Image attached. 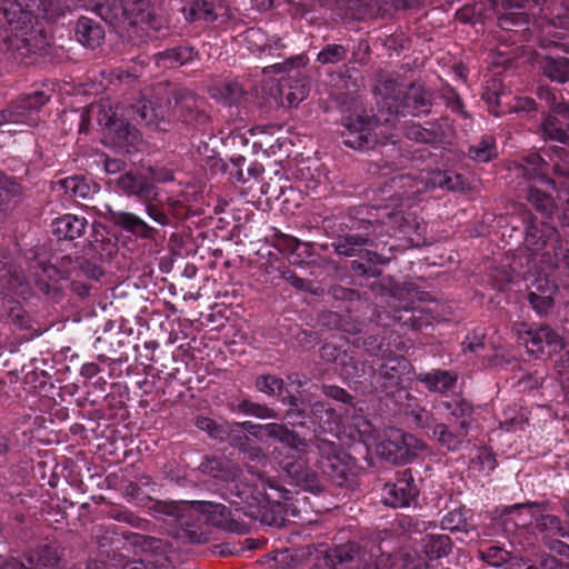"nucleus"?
<instances>
[{
	"label": "nucleus",
	"instance_id": "40",
	"mask_svg": "<svg viewBox=\"0 0 569 569\" xmlns=\"http://www.w3.org/2000/svg\"><path fill=\"white\" fill-rule=\"evenodd\" d=\"M549 78L558 82H565L569 78V61L560 59L553 61L546 70Z\"/></svg>",
	"mask_w": 569,
	"mask_h": 569
},
{
	"label": "nucleus",
	"instance_id": "45",
	"mask_svg": "<svg viewBox=\"0 0 569 569\" xmlns=\"http://www.w3.org/2000/svg\"><path fill=\"white\" fill-rule=\"evenodd\" d=\"M406 136L409 139L418 142H430L433 139V134L430 130L416 123H412L406 128Z\"/></svg>",
	"mask_w": 569,
	"mask_h": 569
},
{
	"label": "nucleus",
	"instance_id": "12",
	"mask_svg": "<svg viewBox=\"0 0 569 569\" xmlns=\"http://www.w3.org/2000/svg\"><path fill=\"white\" fill-rule=\"evenodd\" d=\"M518 338L531 355L547 352L549 355L559 351L563 347L562 339L549 327H540L537 330L527 329L525 323L519 325Z\"/></svg>",
	"mask_w": 569,
	"mask_h": 569
},
{
	"label": "nucleus",
	"instance_id": "61",
	"mask_svg": "<svg viewBox=\"0 0 569 569\" xmlns=\"http://www.w3.org/2000/svg\"><path fill=\"white\" fill-rule=\"evenodd\" d=\"M248 440L249 439L247 436H244L243 439L240 438L239 442L237 443V447L241 451L248 452L251 458H258L260 456V449H249V447L247 446Z\"/></svg>",
	"mask_w": 569,
	"mask_h": 569
},
{
	"label": "nucleus",
	"instance_id": "13",
	"mask_svg": "<svg viewBox=\"0 0 569 569\" xmlns=\"http://www.w3.org/2000/svg\"><path fill=\"white\" fill-rule=\"evenodd\" d=\"M49 98L43 92L36 91L22 98L10 109L0 112V127L4 123L34 124L38 122L37 112L48 102Z\"/></svg>",
	"mask_w": 569,
	"mask_h": 569
},
{
	"label": "nucleus",
	"instance_id": "24",
	"mask_svg": "<svg viewBox=\"0 0 569 569\" xmlns=\"http://www.w3.org/2000/svg\"><path fill=\"white\" fill-rule=\"evenodd\" d=\"M419 380L423 382L430 391L447 392L455 386L457 376L450 371L437 370L421 375Z\"/></svg>",
	"mask_w": 569,
	"mask_h": 569
},
{
	"label": "nucleus",
	"instance_id": "16",
	"mask_svg": "<svg viewBox=\"0 0 569 569\" xmlns=\"http://www.w3.org/2000/svg\"><path fill=\"white\" fill-rule=\"evenodd\" d=\"M26 560L27 563L16 559L9 560L4 569H54L59 557L54 547L43 546L38 550L29 552Z\"/></svg>",
	"mask_w": 569,
	"mask_h": 569
},
{
	"label": "nucleus",
	"instance_id": "22",
	"mask_svg": "<svg viewBox=\"0 0 569 569\" xmlns=\"http://www.w3.org/2000/svg\"><path fill=\"white\" fill-rule=\"evenodd\" d=\"M387 188L389 189V191H393V194L391 197H395L397 199H409L412 196L422 192L425 186L422 184L421 181H418L416 178L411 176L398 174L389 180Z\"/></svg>",
	"mask_w": 569,
	"mask_h": 569
},
{
	"label": "nucleus",
	"instance_id": "9",
	"mask_svg": "<svg viewBox=\"0 0 569 569\" xmlns=\"http://www.w3.org/2000/svg\"><path fill=\"white\" fill-rule=\"evenodd\" d=\"M97 13L110 24L138 21L148 7V0H93Z\"/></svg>",
	"mask_w": 569,
	"mask_h": 569
},
{
	"label": "nucleus",
	"instance_id": "31",
	"mask_svg": "<svg viewBox=\"0 0 569 569\" xmlns=\"http://www.w3.org/2000/svg\"><path fill=\"white\" fill-rule=\"evenodd\" d=\"M269 569H296L298 566L297 556L289 550H281L267 556Z\"/></svg>",
	"mask_w": 569,
	"mask_h": 569
},
{
	"label": "nucleus",
	"instance_id": "62",
	"mask_svg": "<svg viewBox=\"0 0 569 569\" xmlns=\"http://www.w3.org/2000/svg\"><path fill=\"white\" fill-rule=\"evenodd\" d=\"M147 211H148L149 217L152 220H154L156 222H158L160 224H164L166 223L167 217L164 216V213L162 211H160L156 207L149 206L147 208Z\"/></svg>",
	"mask_w": 569,
	"mask_h": 569
},
{
	"label": "nucleus",
	"instance_id": "23",
	"mask_svg": "<svg viewBox=\"0 0 569 569\" xmlns=\"http://www.w3.org/2000/svg\"><path fill=\"white\" fill-rule=\"evenodd\" d=\"M76 36L80 43L89 48H96L104 37L102 28L89 18H81L76 26Z\"/></svg>",
	"mask_w": 569,
	"mask_h": 569
},
{
	"label": "nucleus",
	"instance_id": "11",
	"mask_svg": "<svg viewBox=\"0 0 569 569\" xmlns=\"http://www.w3.org/2000/svg\"><path fill=\"white\" fill-rule=\"evenodd\" d=\"M99 122L107 129L106 143L120 151L129 153L141 142V134L134 127L123 120L112 119L107 110H101Z\"/></svg>",
	"mask_w": 569,
	"mask_h": 569
},
{
	"label": "nucleus",
	"instance_id": "19",
	"mask_svg": "<svg viewBox=\"0 0 569 569\" xmlns=\"http://www.w3.org/2000/svg\"><path fill=\"white\" fill-rule=\"evenodd\" d=\"M108 211L110 219L122 229L141 238H149L151 236L152 228L138 216L126 211H114L110 208H108Z\"/></svg>",
	"mask_w": 569,
	"mask_h": 569
},
{
	"label": "nucleus",
	"instance_id": "17",
	"mask_svg": "<svg viewBox=\"0 0 569 569\" xmlns=\"http://www.w3.org/2000/svg\"><path fill=\"white\" fill-rule=\"evenodd\" d=\"M279 96L282 106L293 107L299 104L308 96L307 80L299 76L281 79Z\"/></svg>",
	"mask_w": 569,
	"mask_h": 569
},
{
	"label": "nucleus",
	"instance_id": "43",
	"mask_svg": "<svg viewBox=\"0 0 569 569\" xmlns=\"http://www.w3.org/2000/svg\"><path fill=\"white\" fill-rule=\"evenodd\" d=\"M190 19H204L206 21H213L216 14L213 13L211 6L206 1H197L194 7L190 9Z\"/></svg>",
	"mask_w": 569,
	"mask_h": 569
},
{
	"label": "nucleus",
	"instance_id": "38",
	"mask_svg": "<svg viewBox=\"0 0 569 569\" xmlns=\"http://www.w3.org/2000/svg\"><path fill=\"white\" fill-rule=\"evenodd\" d=\"M541 526L551 535L560 537H569V527L563 525L561 520L553 515H545L541 517Z\"/></svg>",
	"mask_w": 569,
	"mask_h": 569
},
{
	"label": "nucleus",
	"instance_id": "54",
	"mask_svg": "<svg viewBox=\"0 0 569 569\" xmlns=\"http://www.w3.org/2000/svg\"><path fill=\"white\" fill-rule=\"evenodd\" d=\"M323 393L327 397L341 401L343 403L349 402L351 399L350 395L346 390L336 386H325Z\"/></svg>",
	"mask_w": 569,
	"mask_h": 569
},
{
	"label": "nucleus",
	"instance_id": "25",
	"mask_svg": "<svg viewBox=\"0 0 569 569\" xmlns=\"http://www.w3.org/2000/svg\"><path fill=\"white\" fill-rule=\"evenodd\" d=\"M466 423L461 422L458 432L450 431L446 425H437L433 429V436L448 450L455 451L460 448L466 437Z\"/></svg>",
	"mask_w": 569,
	"mask_h": 569
},
{
	"label": "nucleus",
	"instance_id": "30",
	"mask_svg": "<svg viewBox=\"0 0 569 569\" xmlns=\"http://www.w3.org/2000/svg\"><path fill=\"white\" fill-rule=\"evenodd\" d=\"M134 111L137 112L140 122L150 126L157 124L160 119H163V110L162 108L156 109L151 101L141 100L134 107Z\"/></svg>",
	"mask_w": 569,
	"mask_h": 569
},
{
	"label": "nucleus",
	"instance_id": "37",
	"mask_svg": "<svg viewBox=\"0 0 569 569\" xmlns=\"http://www.w3.org/2000/svg\"><path fill=\"white\" fill-rule=\"evenodd\" d=\"M256 387L259 391L267 395H276L281 391L283 381L276 376L266 375L257 379Z\"/></svg>",
	"mask_w": 569,
	"mask_h": 569
},
{
	"label": "nucleus",
	"instance_id": "15",
	"mask_svg": "<svg viewBox=\"0 0 569 569\" xmlns=\"http://www.w3.org/2000/svg\"><path fill=\"white\" fill-rule=\"evenodd\" d=\"M417 496L418 489L409 470L400 472L395 482L387 483L382 493L385 503L392 508L408 507Z\"/></svg>",
	"mask_w": 569,
	"mask_h": 569
},
{
	"label": "nucleus",
	"instance_id": "7",
	"mask_svg": "<svg viewBox=\"0 0 569 569\" xmlns=\"http://www.w3.org/2000/svg\"><path fill=\"white\" fill-rule=\"evenodd\" d=\"M237 489L236 495L240 501H232L237 512H242L251 519L259 520L261 523L267 526L280 527L283 519L279 516L280 506L270 502L266 496L259 490H252L250 487H246L243 490L238 489V485L234 486Z\"/></svg>",
	"mask_w": 569,
	"mask_h": 569
},
{
	"label": "nucleus",
	"instance_id": "59",
	"mask_svg": "<svg viewBox=\"0 0 569 569\" xmlns=\"http://www.w3.org/2000/svg\"><path fill=\"white\" fill-rule=\"evenodd\" d=\"M99 372H100V368L94 362H87V363L82 365V367L80 369L81 376L84 377L86 379H91L94 376H97Z\"/></svg>",
	"mask_w": 569,
	"mask_h": 569
},
{
	"label": "nucleus",
	"instance_id": "28",
	"mask_svg": "<svg viewBox=\"0 0 569 569\" xmlns=\"http://www.w3.org/2000/svg\"><path fill=\"white\" fill-rule=\"evenodd\" d=\"M468 513L469 510L465 509H455L448 512L441 520L442 528L450 531L467 532L469 528Z\"/></svg>",
	"mask_w": 569,
	"mask_h": 569
},
{
	"label": "nucleus",
	"instance_id": "47",
	"mask_svg": "<svg viewBox=\"0 0 569 569\" xmlns=\"http://www.w3.org/2000/svg\"><path fill=\"white\" fill-rule=\"evenodd\" d=\"M445 406L455 417H466L471 413V406L465 399H451L447 401Z\"/></svg>",
	"mask_w": 569,
	"mask_h": 569
},
{
	"label": "nucleus",
	"instance_id": "8",
	"mask_svg": "<svg viewBox=\"0 0 569 569\" xmlns=\"http://www.w3.org/2000/svg\"><path fill=\"white\" fill-rule=\"evenodd\" d=\"M425 443L400 429H389L378 445V452L392 463H407L423 450Z\"/></svg>",
	"mask_w": 569,
	"mask_h": 569
},
{
	"label": "nucleus",
	"instance_id": "39",
	"mask_svg": "<svg viewBox=\"0 0 569 569\" xmlns=\"http://www.w3.org/2000/svg\"><path fill=\"white\" fill-rule=\"evenodd\" d=\"M405 220L406 219H405L402 211H399V210L388 211L387 208H382L381 213L379 214V218L377 219V222L387 224L391 229H402Z\"/></svg>",
	"mask_w": 569,
	"mask_h": 569
},
{
	"label": "nucleus",
	"instance_id": "56",
	"mask_svg": "<svg viewBox=\"0 0 569 569\" xmlns=\"http://www.w3.org/2000/svg\"><path fill=\"white\" fill-rule=\"evenodd\" d=\"M228 94L224 98L226 103L232 104L238 101L242 94V89L238 83H228L224 86Z\"/></svg>",
	"mask_w": 569,
	"mask_h": 569
},
{
	"label": "nucleus",
	"instance_id": "57",
	"mask_svg": "<svg viewBox=\"0 0 569 569\" xmlns=\"http://www.w3.org/2000/svg\"><path fill=\"white\" fill-rule=\"evenodd\" d=\"M142 545L146 551L158 552L163 550V542L153 537H144Z\"/></svg>",
	"mask_w": 569,
	"mask_h": 569
},
{
	"label": "nucleus",
	"instance_id": "20",
	"mask_svg": "<svg viewBox=\"0 0 569 569\" xmlns=\"http://www.w3.org/2000/svg\"><path fill=\"white\" fill-rule=\"evenodd\" d=\"M311 415L315 423H317L323 432L338 435L341 418L328 405L321 401L315 402L311 407Z\"/></svg>",
	"mask_w": 569,
	"mask_h": 569
},
{
	"label": "nucleus",
	"instance_id": "53",
	"mask_svg": "<svg viewBox=\"0 0 569 569\" xmlns=\"http://www.w3.org/2000/svg\"><path fill=\"white\" fill-rule=\"evenodd\" d=\"M556 368L563 388L569 391V351L561 358Z\"/></svg>",
	"mask_w": 569,
	"mask_h": 569
},
{
	"label": "nucleus",
	"instance_id": "51",
	"mask_svg": "<svg viewBox=\"0 0 569 569\" xmlns=\"http://www.w3.org/2000/svg\"><path fill=\"white\" fill-rule=\"evenodd\" d=\"M407 366H408V362L405 359L389 360L388 363L382 366L381 373L389 375L388 370L390 369L395 373L390 375L389 379L395 380L397 382V380L399 379V372L403 371L407 368Z\"/></svg>",
	"mask_w": 569,
	"mask_h": 569
},
{
	"label": "nucleus",
	"instance_id": "58",
	"mask_svg": "<svg viewBox=\"0 0 569 569\" xmlns=\"http://www.w3.org/2000/svg\"><path fill=\"white\" fill-rule=\"evenodd\" d=\"M151 178L156 182H168L173 180V173L168 169L151 170Z\"/></svg>",
	"mask_w": 569,
	"mask_h": 569
},
{
	"label": "nucleus",
	"instance_id": "60",
	"mask_svg": "<svg viewBox=\"0 0 569 569\" xmlns=\"http://www.w3.org/2000/svg\"><path fill=\"white\" fill-rule=\"evenodd\" d=\"M542 569H569L568 565H561L555 557H547L541 562Z\"/></svg>",
	"mask_w": 569,
	"mask_h": 569
},
{
	"label": "nucleus",
	"instance_id": "42",
	"mask_svg": "<svg viewBox=\"0 0 569 569\" xmlns=\"http://www.w3.org/2000/svg\"><path fill=\"white\" fill-rule=\"evenodd\" d=\"M197 427L200 430L208 432V435L214 439L222 440L226 433L224 430L212 419L206 417H200L197 419Z\"/></svg>",
	"mask_w": 569,
	"mask_h": 569
},
{
	"label": "nucleus",
	"instance_id": "27",
	"mask_svg": "<svg viewBox=\"0 0 569 569\" xmlns=\"http://www.w3.org/2000/svg\"><path fill=\"white\" fill-rule=\"evenodd\" d=\"M368 233L366 236L347 234L333 243L335 250L341 256H355L368 242Z\"/></svg>",
	"mask_w": 569,
	"mask_h": 569
},
{
	"label": "nucleus",
	"instance_id": "14",
	"mask_svg": "<svg viewBox=\"0 0 569 569\" xmlns=\"http://www.w3.org/2000/svg\"><path fill=\"white\" fill-rule=\"evenodd\" d=\"M382 127L383 124H377L375 134H372L371 124L363 118L359 116L357 119L349 117L345 120L343 143L353 149H370L377 142L378 136L385 133Z\"/></svg>",
	"mask_w": 569,
	"mask_h": 569
},
{
	"label": "nucleus",
	"instance_id": "50",
	"mask_svg": "<svg viewBox=\"0 0 569 569\" xmlns=\"http://www.w3.org/2000/svg\"><path fill=\"white\" fill-rule=\"evenodd\" d=\"M460 177L449 172H438L433 178V183L447 188L449 190H456L459 187Z\"/></svg>",
	"mask_w": 569,
	"mask_h": 569
},
{
	"label": "nucleus",
	"instance_id": "2",
	"mask_svg": "<svg viewBox=\"0 0 569 569\" xmlns=\"http://www.w3.org/2000/svg\"><path fill=\"white\" fill-rule=\"evenodd\" d=\"M380 97L377 122L393 124L399 113L418 114L427 111L429 93L420 86L405 87L395 80H386L376 88Z\"/></svg>",
	"mask_w": 569,
	"mask_h": 569
},
{
	"label": "nucleus",
	"instance_id": "46",
	"mask_svg": "<svg viewBox=\"0 0 569 569\" xmlns=\"http://www.w3.org/2000/svg\"><path fill=\"white\" fill-rule=\"evenodd\" d=\"M527 163L530 167H532V171H535L533 173H530V169L528 168L527 171L529 174H532L535 178H539L545 183H552L550 180L545 179V176L547 173V171L545 170L546 164L539 154H530L527 158Z\"/></svg>",
	"mask_w": 569,
	"mask_h": 569
},
{
	"label": "nucleus",
	"instance_id": "10",
	"mask_svg": "<svg viewBox=\"0 0 569 569\" xmlns=\"http://www.w3.org/2000/svg\"><path fill=\"white\" fill-rule=\"evenodd\" d=\"M234 427L236 430H244L260 441L274 439L284 447L297 452H305L307 449V442L305 439L300 438L297 433L290 431L286 426L280 423L254 425L251 421H243L236 423Z\"/></svg>",
	"mask_w": 569,
	"mask_h": 569
},
{
	"label": "nucleus",
	"instance_id": "35",
	"mask_svg": "<svg viewBox=\"0 0 569 569\" xmlns=\"http://www.w3.org/2000/svg\"><path fill=\"white\" fill-rule=\"evenodd\" d=\"M239 410L247 416H253L259 419H272L277 417L272 409L248 400L239 405Z\"/></svg>",
	"mask_w": 569,
	"mask_h": 569
},
{
	"label": "nucleus",
	"instance_id": "3",
	"mask_svg": "<svg viewBox=\"0 0 569 569\" xmlns=\"http://www.w3.org/2000/svg\"><path fill=\"white\" fill-rule=\"evenodd\" d=\"M311 548L308 547V550ZM313 551H309V561L312 563L310 569H335L337 563H343L348 561L357 560L358 569H397L396 561H391L390 556L381 555L378 560L373 563L370 562L372 555L367 551H360L359 547L355 542L341 545L333 550H330L327 546L320 545L317 548H312ZM410 555H407L401 560V569H427V565L423 561H419L417 565L410 562Z\"/></svg>",
	"mask_w": 569,
	"mask_h": 569
},
{
	"label": "nucleus",
	"instance_id": "48",
	"mask_svg": "<svg viewBox=\"0 0 569 569\" xmlns=\"http://www.w3.org/2000/svg\"><path fill=\"white\" fill-rule=\"evenodd\" d=\"M192 49H179V50H171V51H167L164 53H161L160 54V59L162 60H167L169 61L170 63H179V64H183L186 63L189 59H191L192 57Z\"/></svg>",
	"mask_w": 569,
	"mask_h": 569
},
{
	"label": "nucleus",
	"instance_id": "21",
	"mask_svg": "<svg viewBox=\"0 0 569 569\" xmlns=\"http://www.w3.org/2000/svg\"><path fill=\"white\" fill-rule=\"evenodd\" d=\"M117 183L123 191L143 200L151 199L156 196L154 188L151 183L131 172L119 177Z\"/></svg>",
	"mask_w": 569,
	"mask_h": 569
},
{
	"label": "nucleus",
	"instance_id": "36",
	"mask_svg": "<svg viewBox=\"0 0 569 569\" xmlns=\"http://www.w3.org/2000/svg\"><path fill=\"white\" fill-rule=\"evenodd\" d=\"M248 49L253 53L266 52L267 36L260 29H249L244 33Z\"/></svg>",
	"mask_w": 569,
	"mask_h": 569
},
{
	"label": "nucleus",
	"instance_id": "63",
	"mask_svg": "<svg viewBox=\"0 0 569 569\" xmlns=\"http://www.w3.org/2000/svg\"><path fill=\"white\" fill-rule=\"evenodd\" d=\"M121 169V162L116 159H106L104 161V170L108 173H117Z\"/></svg>",
	"mask_w": 569,
	"mask_h": 569
},
{
	"label": "nucleus",
	"instance_id": "1",
	"mask_svg": "<svg viewBox=\"0 0 569 569\" xmlns=\"http://www.w3.org/2000/svg\"><path fill=\"white\" fill-rule=\"evenodd\" d=\"M313 445L319 453L318 467L322 475L311 470L303 459L298 458L280 462L287 476L296 486L313 493L323 490V477L329 478L337 486L347 485L353 476V459L338 445L327 439L316 437Z\"/></svg>",
	"mask_w": 569,
	"mask_h": 569
},
{
	"label": "nucleus",
	"instance_id": "26",
	"mask_svg": "<svg viewBox=\"0 0 569 569\" xmlns=\"http://www.w3.org/2000/svg\"><path fill=\"white\" fill-rule=\"evenodd\" d=\"M451 549V541L447 535H428L423 539V551L430 559L447 556Z\"/></svg>",
	"mask_w": 569,
	"mask_h": 569
},
{
	"label": "nucleus",
	"instance_id": "52",
	"mask_svg": "<svg viewBox=\"0 0 569 569\" xmlns=\"http://www.w3.org/2000/svg\"><path fill=\"white\" fill-rule=\"evenodd\" d=\"M528 300L538 313L546 312L552 306V299L550 297H541L535 292H529Z\"/></svg>",
	"mask_w": 569,
	"mask_h": 569
},
{
	"label": "nucleus",
	"instance_id": "41",
	"mask_svg": "<svg viewBox=\"0 0 569 569\" xmlns=\"http://www.w3.org/2000/svg\"><path fill=\"white\" fill-rule=\"evenodd\" d=\"M200 470L203 473L210 475L214 478H221L224 480H229V476L226 475L222 470V461L217 458H206L201 465Z\"/></svg>",
	"mask_w": 569,
	"mask_h": 569
},
{
	"label": "nucleus",
	"instance_id": "55",
	"mask_svg": "<svg viewBox=\"0 0 569 569\" xmlns=\"http://www.w3.org/2000/svg\"><path fill=\"white\" fill-rule=\"evenodd\" d=\"M486 558L496 559L495 561L491 562V565L499 566L501 562H506L509 559V553L506 550H502L498 547H493L487 551Z\"/></svg>",
	"mask_w": 569,
	"mask_h": 569
},
{
	"label": "nucleus",
	"instance_id": "6",
	"mask_svg": "<svg viewBox=\"0 0 569 569\" xmlns=\"http://www.w3.org/2000/svg\"><path fill=\"white\" fill-rule=\"evenodd\" d=\"M154 510L177 519L181 518V511L187 508H193L207 516V521L214 527H219L230 531H241L234 522L231 511L221 503L209 501H182V502H162L154 503Z\"/></svg>",
	"mask_w": 569,
	"mask_h": 569
},
{
	"label": "nucleus",
	"instance_id": "44",
	"mask_svg": "<svg viewBox=\"0 0 569 569\" xmlns=\"http://www.w3.org/2000/svg\"><path fill=\"white\" fill-rule=\"evenodd\" d=\"M353 427L358 432L359 440L368 442L373 438L375 429L366 418L356 417L353 419Z\"/></svg>",
	"mask_w": 569,
	"mask_h": 569
},
{
	"label": "nucleus",
	"instance_id": "33",
	"mask_svg": "<svg viewBox=\"0 0 569 569\" xmlns=\"http://www.w3.org/2000/svg\"><path fill=\"white\" fill-rule=\"evenodd\" d=\"M528 201L542 213L550 214L553 210V200L546 192L540 191L539 189H530L527 194Z\"/></svg>",
	"mask_w": 569,
	"mask_h": 569
},
{
	"label": "nucleus",
	"instance_id": "5",
	"mask_svg": "<svg viewBox=\"0 0 569 569\" xmlns=\"http://www.w3.org/2000/svg\"><path fill=\"white\" fill-rule=\"evenodd\" d=\"M525 246L533 259L555 267L569 269V242L559 241L558 233L553 227L547 223L531 224L527 229Z\"/></svg>",
	"mask_w": 569,
	"mask_h": 569
},
{
	"label": "nucleus",
	"instance_id": "49",
	"mask_svg": "<svg viewBox=\"0 0 569 569\" xmlns=\"http://www.w3.org/2000/svg\"><path fill=\"white\" fill-rule=\"evenodd\" d=\"M301 241L288 234H281L277 238L276 247L286 253H295L301 246Z\"/></svg>",
	"mask_w": 569,
	"mask_h": 569
},
{
	"label": "nucleus",
	"instance_id": "32",
	"mask_svg": "<svg viewBox=\"0 0 569 569\" xmlns=\"http://www.w3.org/2000/svg\"><path fill=\"white\" fill-rule=\"evenodd\" d=\"M61 186L74 198L86 199L91 194V187L81 177H68L61 181Z\"/></svg>",
	"mask_w": 569,
	"mask_h": 569
},
{
	"label": "nucleus",
	"instance_id": "64",
	"mask_svg": "<svg viewBox=\"0 0 569 569\" xmlns=\"http://www.w3.org/2000/svg\"><path fill=\"white\" fill-rule=\"evenodd\" d=\"M264 47H266V52L272 53L273 51H277L281 47L280 39H268L267 38V42H266Z\"/></svg>",
	"mask_w": 569,
	"mask_h": 569
},
{
	"label": "nucleus",
	"instance_id": "29",
	"mask_svg": "<svg viewBox=\"0 0 569 569\" xmlns=\"http://www.w3.org/2000/svg\"><path fill=\"white\" fill-rule=\"evenodd\" d=\"M469 156L476 161L487 162L497 156V148L495 141L490 137L483 138L477 144L471 146Z\"/></svg>",
	"mask_w": 569,
	"mask_h": 569
},
{
	"label": "nucleus",
	"instance_id": "18",
	"mask_svg": "<svg viewBox=\"0 0 569 569\" xmlns=\"http://www.w3.org/2000/svg\"><path fill=\"white\" fill-rule=\"evenodd\" d=\"M87 223L83 217L64 214L52 222V232L59 239L73 240L83 234Z\"/></svg>",
	"mask_w": 569,
	"mask_h": 569
},
{
	"label": "nucleus",
	"instance_id": "4",
	"mask_svg": "<svg viewBox=\"0 0 569 569\" xmlns=\"http://www.w3.org/2000/svg\"><path fill=\"white\" fill-rule=\"evenodd\" d=\"M74 4L73 0H4L2 11L13 31L27 34L39 19H54Z\"/></svg>",
	"mask_w": 569,
	"mask_h": 569
},
{
	"label": "nucleus",
	"instance_id": "34",
	"mask_svg": "<svg viewBox=\"0 0 569 569\" xmlns=\"http://www.w3.org/2000/svg\"><path fill=\"white\" fill-rule=\"evenodd\" d=\"M347 50L340 44L326 46L317 57V60L322 64L338 63L346 58Z\"/></svg>",
	"mask_w": 569,
	"mask_h": 569
}]
</instances>
